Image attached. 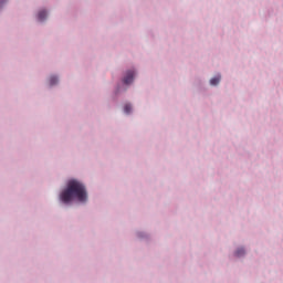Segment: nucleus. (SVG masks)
Wrapping results in <instances>:
<instances>
[{"instance_id": "obj_1", "label": "nucleus", "mask_w": 283, "mask_h": 283, "mask_svg": "<svg viewBox=\"0 0 283 283\" xmlns=\"http://www.w3.org/2000/svg\"><path fill=\"white\" fill-rule=\"evenodd\" d=\"M61 202L70 205L73 200L77 202H87V189L83 182L71 179L66 184V188L60 193Z\"/></svg>"}, {"instance_id": "obj_2", "label": "nucleus", "mask_w": 283, "mask_h": 283, "mask_svg": "<svg viewBox=\"0 0 283 283\" xmlns=\"http://www.w3.org/2000/svg\"><path fill=\"white\" fill-rule=\"evenodd\" d=\"M132 83H134V71H127L124 77V84L132 85Z\"/></svg>"}, {"instance_id": "obj_3", "label": "nucleus", "mask_w": 283, "mask_h": 283, "mask_svg": "<svg viewBox=\"0 0 283 283\" xmlns=\"http://www.w3.org/2000/svg\"><path fill=\"white\" fill-rule=\"evenodd\" d=\"M45 19H48V11L45 10L39 11L38 21H44Z\"/></svg>"}, {"instance_id": "obj_4", "label": "nucleus", "mask_w": 283, "mask_h": 283, "mask_svg": "<svg viewBox=\"0 0 283 283\" xmlns=\"http://www.w3.org/2000/svg\"><path fill=\"white\" fill-rule=\"evenodd\" d=\"M220 75L216 76V77H212L210 80V85H218V83H220Z\"/></svg>"}, {"instance_id": "obj_5", "label": "nucleus", "mask_w": 283, "mask_h": 283, "mask_svg": "<svg viewBox=\"0 0 283 283\" xmlns=\"http://www.w3.org/2000/svg\"><path fill=\"white\" fill-rule=\"evenodd\" d=\"M237 258H242L244 255V248H240L235 251Z\"/></svg>"}, {"instance_id": "obj_6", "label": "nucleus", "mask_w": 283, "mask_h": 283, "mask_svg": "<svg viewBox=\"0 0 283 283\" xmlns=\"http://www.w3.org/2000/svg\"><path fill=\"white\" fill-rule=\"evenodd\" d=\"M59 83V78L56 76H51L50 77V85H56Z\"/></svg>"}, {"instance_id": "obj_7", "label": "nucleus", "mask_w": 283, "mask_h": 283, "mask_svg": "<svg viewBox=\"0 0 283 283\" xmlns=\"http://www.w3.org/2000/svg\"><path fill=\"white\" fill-rule=\"evenodd\" d=\"M124 112H125V114H129V113L132 112V105L126 104V105L124 106Z\"/></svg>"}]
</instances>
